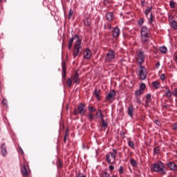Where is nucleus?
I'll return each mask as SVG.
<instances>
[{"label":"nucleus","mask_w":177,"mask_h":177,"mask_svg":"<svg viewBox=\"0 0 177 177\" xmlns=\"http://www.w3.org/2000/svg\"><path fill=\"white\" fill-rule=\"evenodd\" d=\"M21 154H24V151H23V149L21 148H19Z\"/></svg>","instance_id":"61"},{"label":"nucleus","mask_w":177,"mask_h":177,"mask_svg":"<svg viewBox=\"0 0 177 177\" xmlns=\"http://www.w3.org/2000/svg\"><path fill=\"white\" fill-rule=\"evenodd\" d=\"M144 3H145V0H141V4L142 6H143Z\"/></svg>","instance_id":"62"},{"label":"nucleus","mask_w":177,"mask_h":177,"mask_svg":"<svg viewBox=\"0 0 177 177\" xmlns=\"http://www.w3.org/2000/svg\"><path fill=\"white\" fill-rule=\"evenodd\" d=\"M73 13H74V11L73 10V9H71L69 10V13H68V19H71V17H73Z\"/></svg>","instance_id":"39"},{"label":"nucleus","mask_w":177,"mask_h":177,"mask_svg":"<svg viewBox=\"0 0 177 177\" xmlns=\"http://www.w3.org/2000/svg\"><path fill=\"white\" fill-rule=\"evenodd\" d=\"M84 57L87 60L92 57V52L90 49L87 48L84 51Z\"/></svg>","instance_id":"11"},{"label":"nucleus","mask_w":177,"mask_h":177,"mask_svg":"<svg viewBox=\"0 0 177 177\" xmlns=\"http://www.w3.org/2000/svg\"><path fill=\"white\" fill-rule=\"evenodd\" d=\"M152 9H153V7L151 6L147 8V10L145 12V15L147 16L150 13V12H151Z\"/></svg>","instance_id":"36"},{"label":"nucleus","mask_w":177,"mask_h":177,"mask_svg":"<svg viewBox=\"0 0 177 177\" xmlns=\"http://www.w3.org/2000/svg\"><path fill=\"white\" fill-rule=\"evenodd\" d=\"M164 168H165L164 163H162L161 161H159L157 163L151 165V171H153V172H160L161 175H165L167 172H165Z\"/></svg>","instance_id":"2"},{"label":"nucleus","mask_w":177,"mask_h":177,"mask_svg":"<svg viewBox=\"0 0 177 177\" xmlns=\"http://www.w3.org/2000/svg\"><path fill=\"white\" fill-rule=\"evenodd\" d=\"M153 154H160V147H156L153 149Z\"/></svg>","instance_id":"35"},{"label":"nucleus","mask_w":177,"mask_h":177,"mask_svg":"<svg viewBox=\"0 0 177 177\" xmlns=\"http://www.w3.org/2000/svg\"><path fill=\"white\" fill-rule=\"evenodd\" d=\"M160 79L162 81H165V74L162 73V75H160Z\"/></svg>","instance_id":"49"},{"label":"nucleus","mask_w":177,"mask_h":177,"mask_svg":"<svg viewBox=\"0 0 177 177\" xmlns=\"http://www.w3.org/2000/svg\"><path fill=\"white\" fill-rule=\"evenodd\" d=\"M136 60L140 66L143 64V62H145V53H143V51H139V53L137 54Z\"/></svg>","instance_id":"6"},{"label":"nucleus","mask_w":177,"mask_h":177,"mask_svg":"<svg viewBox=\"0 0 177 177\" xmlns=\"http://www.w3.org/2000/svg\"><path fill=\"white\" fill-rule=\"evenodd\" d=\"M102 128H107L109 127V123L107 122L104 121V119H102Z\"/></svg>","instance_id":"28"},{"label":"nucleus","mask_w":177,"mask_h":177,"mask_svg":"<svg viewBox=\"0 0 177 177\" xmlns=\"http://www.w3.org/2000/svg\"><path fill=\"white\" fill-rule=\"evenodd\" d=\"M115 96V91L111 90L106 96V100H108V102H111V100L114 99Z\"/></svg>","instance_id":"10"},{"label":"nucleus","mask_w":177,"mask_h":177,"mask_svg":"<svg viewBox=\"0 0 177 177\" xmlns=\"http://www.w3.org/2000/svg\"><path fill=\"white\" fill-rule=\"evenodd\" d=\"M140 89L143 92V91L146 89V84H145V83H142L140 86Z\"/></svg>","instance_id":"41"},{"label":"nucleus","mask_w":177,"mask_h":177,"mask_svg":"<svg viewBox=\"0 0 177 177\" xmlns=\"http://www.w3.org/2000/svg\"><path fill=\"white\" fill-rule=\"evenodd\" d=\"M88 110L89 111H92V113H95V111H96V109L93 106H88Z\"/></svg>","instance_id":"46"},{"label":"nucleus","mask_w":177,"mask_h":177,"mask_svg":"<svg viewBox=\"0 0 177 177\" xmlns=\"http://www.w3.org/2000/svg\"><path fill=\"white\" fill-rule=\"evenodd\" d=\"M142 93H143V91H142V89L137 90L135 92L136 96L139 97H140V95H142Z\"/></svg>","instance_id":"32"},{"label":"nucleus","mask_w":177,"mask_h":177,"mask_svg":"<svg viewBox=\"0 0 177 177\" xmlns=\"http://www.w3.org/2000/svg\"><path fill=\"white\" fill-rule=\"evenodd\" d=\"M1 154L3 157H6L8 156V151H6V145L5 143H3L1 145Z\"/></svg>","instance_id":"17"},{"label":"nucleus","mask_w":177,"mask_h":177,"mask_svg":"<svg viewBox=\"0 0 177 177\" xmlns=\"http://www.w3.org/2000/svg\"><path fill=\"white\" fill-rule=\"evenodd\" d=\"M74 39H75L76 41L75 42L73 49V57H77V56L80 55V49H81V44H82V39L80 38V35L76 34L73 37L70 39L68 43V49H71L73 44L74 42Z\"/></svg>","instance_id":"1"},{"label":"nucleus","mask_w":177,"mask_h":177,"mask_svg":"<svg viewBox=\"0 0 177 177\" xmlns=\"http://www.w3.org/2000/svg\"><path fill=\"white\" fill-rule=\"evenodd\" d=\"M169 5H170V8H171V9H175V2H174V1H171L169 2Z\"/></svg>","instance_id":"43"},{"label":"nucleus","mask_w":177,"mask_h":177,"mask_svg":"<svg viewBox=\"0 0 177 177\" xmlns=\"http://www.w3.org/2000/svg\"><path fill=\"white\" fill-rule=\"evenodd\" d=\"M112 151H113V154H115V156H117V154H118V151H117V149H113Z\"/></svg>","instance_id":"56"},{"label":"nucleus","mask_w":177,"mask_h":177,"mask_svg":"<svg viewBox=\"0 0 177 177\" xmlns=\"http://www.w3.org/2000/svg\"><path fill=\"white\" fill-rule=\"evenodd\" d=\"M130 164L132 167H136V165H138V162H136V160H135V159H131Z\"/></svg>","instance_id":"34"},{"label":"nucleus","mask_w":177,"mask_h":177,"mask_svg":"<svg viewBox=\"0 0 177 177\" xmlns=\"http://www.w3.org/2000/svg\"><path fill=\"white\" fill-rule=\"evenodd\" d=\"M102 177H111V176L107 171H104L102 174Z\"/></svg>","instance_id":"44"},{"label":"nucleus","mask_w":177,"mask_h":177,"mask_svg":"<svg viewBox=\"0 0 177 177\" xmlns=\"http://www.w3.org/2000/svg\"><path fill=\"white\" fill-rule=\"evenodd\" d=\"M160 83L158 81H155L152 82V86L154 87V89H158L160 88Z\"/></svg>","instance_id":"26"},{"label":"nucleus","mask_w":177,"mask_h":177,"mask_svg":"<svg viewBox=\"0 0 177 177\" xmlns=\"http://www.w3.org/2000/svg\"><path fill=\"white\" fill-rule=\"evenodd\" d=\"M172 91H171V90H169L168 88V87L166 88V92L165 93V96L167 98V99H170V97H172Z\"/></svg>","instance_id":"20"},{"label":"nucleus","mask_w":177,"mask_h":177,"mask_svg":"<svg viewBox=\"0 0 177 177\" xmlns=\"http://www.w3.org/2000/svg\"><path fill=\"white\" fill-rule=\"evenodd\" d=\"M138 23V26H140V27H141V26H143V23H145V20L143 19V18H140Z\"/></svg>","instance_id":"37"},{"label":"nucleus","mask_w":177,"mask_h":177,"mask_svg":"<svg viewBox=\"0 0 177 177\" xmlns=\"http://www.w3.org/2000/svg\"><path fill=\"white\" fill-rule=\"evenodd\" d=\"M76 177H86V175L84 174V173H79L77 174Z\"/></svg>","instance_id":"47"},{"label":"nucleus","mask_w":177,"mask_h":177,"mask_svg":"<svg viewBox=\"0 0 177 177\" xmlns=\"http://www.w3.org/2000/svg\"><path fill=\"white\" fill-rule=\"evenodd\" d=\"M141 35H150V29L147 26H142L141 28Z\"/></svg>","instance_id":"14"},{"label":"nucleus","mask_w":177,"mask_h":177,"mask_svg":"<svg viewBox=\"0 0 177 177\" xmlns=\"http://www.w3.org/2000/svg\"><path fill=\"white\" fill-rule=\"evenodd\" d=\"M138 77L142 81L147 78V71H146V68L142 65L138 68Z\"/></svg>","instance_id":"3"},{"label":"nucleus","mask_w":177,"mask_h":177,"mask_svg":"<svg viewBox=\"0 0 177 177\" xmlns=\"http://www.w3.org/2000/svg\"><path fill=\"white\" fill-rule=\"evenodd\" d=\"M104 5L105 6H109V0H104Z\"/></svg>","instance_id":"55"},{"label":"nucleus","mask_w":177,"mask_h":177,"mask_svg":"<svg viewBox=\"0 0 177 177\" xmlns=\"http://www.w3.org/2000/svg\"><path fill=\"white\" fill-rule=\"evenodd\" d=\"M91 23L92 22L91 21V17H89V15H86L85 16V19L84 20V26H86L87 27H89V26H91Z\"/></svg>","instance_id":"16"},{"label":"nucleus","mask_w":177,"mask_h":177,"mask_svg":"<svg viewBox=\"0 0 177 177\" xmlns=\"http://www.w3.org/2000/svg\"><path fill=\"white\" fill-rule=\"evenodd\" d=\"M173 129H174V131H177V124H176V123H174V124H173Z\"/></svg>","instance_id":"53"},{"label":"nucleus","mask_w":177,"mask_h":177,"mask_svg":"<svg viewBox=\"0 0 177 177\" xmlns=\"http://www.w3.org/2000/svg\"><path fill=\"white\" fill-rule=\"evenodd\" d=\"M106 17L108 21H113V19H114V14H113V12H107L106 14Z\"/></svg>","instance_id":"21"},{"label":"nucleus","mask_w":177,"mask_h":177,"mask_svg":"<svg viewBox=\"0 0 177 177\" xmlns=\"http://www.w3.org/2000/svg\"><path fill=\"white\" fill-rule=\"evenodd\" d=\"M77 109L80 115H85V113H86V106H85V104L80 103Z\"/></svg>","instance_id":"8"},{"label":"nucleus","mask_w":177,"mask_h":177,"mask_svg":"<svg viewBox=\"0 0 177 177\" xmlns=\"http://www.w3.org/2000/svg\"><path fill=\"white\" fill-rule=\"evenodd\" d=\"M66 84L68 88H71V86L73 85V80L71 78H68Z\"/></svg>","instance_id":"31"},{"label":"nucleus","mask_w":177,"mask_h":177,"mask_svg":"<svg viewBox=\"0 0 177 177\" xmlns=\"http://www.w3.org/2000/svg\"><path fill=\"white\" fill-rule=\"evenodd\" d=\"M169 21L170 23V27L174 30H177V22L176 21L174 20V16L170 15L169 17Z\"/></svg>","instance_id":"9"},{"label":"nucleus","mask_w":177,"mask_h":177,"mask_svg":"<svg viewBox=\"0 0 177 177\" xmlns=\"http://www.w3.org/2000/svg\"><path fill=\"white\" fill-rule=\"evenodd\" d=\"M141 41L144 44H147L150 41V35H141Z\"/></svg>","instance_id":"15"},{"label":"nucleus","mask_w":177,"mask_h":177,"mask_svg":"<svg viewBox=\"0 0 177 177\" xmlns=\"http://www.w3.org/2000/svg\"><path fill=\"white\" fill-rule=\"evenodd\" d=\"M62 77L63 78H66V62H62Z\"/></svg>","instance_id":"27"},{"label":"nucleus","mask_w":177,"mask_h":177,"mask_svg":"<svg viewBox=\"0 0 177 177\" xmlns=\"http://www.w3.org/2000/svg\"><path fill=\"white\" fill-rule=\"evenodd\" d=\"M69 133H70V130L68 129H66L65 130V134H64V143H66V142H67V139H68Z\"/></svg>","instance_id":"25"},{"label":"nucleus","mask_w":177,"mask_h":177,"mask_svg":"<svg viewBox=\"0 0 177 177\" xmlns=\"http://www.w3.org/2000/svg\"><path fill=\"white\" fill-rule=\"evenodd\" d=\"M167 167H168L171 171H177V165L174 162H167Z\"/></svg>","instance_id":"12"},{"label":"nucleus","mask_w":177,"mask_h":177,"mask_svg":"<svg viewBox=\"0 0 177 177\" xmlns=\"http://www.w3.org/2000/svg\"><path fill=\"white\" fill-rule=\"evenodd\" d=\"M173 93V96H174L175 97H177V88H175L174 89V91H172Z\"/></svg>","instance_id":"45"},{"label":"nucleus","mask_w":177,"mask_h":177,"mask_svg":"<svg viewBox=\"0 0 177 177\" xmlns=\"http://www.w3.org/2000/svg\"><path fill=\"white\" fill-rule=\"evenodd\" d=\"M27 167H28V163H27V160H26V159H24V165L21 171L22 175L26 177L28 176V170L27 169Z\"/></svg>","instance_id":"7"},{"label":"nucleus","mask_w":177,"mask_h":177,"mask_svg":"<svg viewBox=\"0 0 177 177\" xmlns=\"http://www.w3.org/2000/svg\"><path fill=\"white\" fill-rule=\"evenodd\" d=\"M124 174V167L120 166L119 168V175H122Z\"/></svg>","instance_id":"42"},{"label":"nucleus","mask_w":177,"mask_h":177,"mask_svg":"<svg viewBox=\"0 0 177 177\" xmlns=\"http://www.w3.org/2000/svg\"><path fill=\"white\" fill-rule=\"evenodd\" d=\"M120 28L118 27H115L112 30V35L113 38H118V37H120Z\"/></svg>","instance_id":"13"},{"label":"nucleus","mask_w":177,"mask_h":177,"mask_svg":"<svg viewBox=\"0 0 177 177\" xmlns=\"http://www.w3.org/2000/svg\"><path fill=\"white\" fill-rule=\"evenodd\" d=\"M153 20H154V16H153V13L151 12V15H150V18H149V23H150L151 24H152Z\"/></svg>","instance_id":"40"},{"label":"nucleus","mask_w":177,"mask_h":177,"mask_svg":"<svg viewBox=\"0 0 177 177\" xmlns=\"http://www.w3.org/2000/svg\"><path fill=\"white\" fill-rule=\"evenodd\" d=\"M174 60L177 63V54H174Z\"/></svg>","instance_id":"60"},{"label":"nucleus","mask_w":177,"mask_h":177,"mask_svg":"<svg viewBox=\"0 0 177 177\" xmlns=\"http://www.w3.org/2000/svg\"><path fill=\"white\" fill-rule=\"evenodd\" d=\"M108 27H109V30H111V25H109Z\"/></svg>","instance_id":"63"},{"label":"nucleus","mask_w":177,"mask_h":177,"mask_svg":"<svg viewBox=\"0 0 177 177\" xmlns=\"http://www.w3.org/2000/svg\"><path fill=\"white\" fill-rule=\"evenodd\" d=\"M96 117L97 118H101V120L104 119V115H103V113H102V109H100L98 111H97Z\"/></svg>","instance_id":"24"},{"label":"nucleus","mask_w":177,"mask_h":177,"mask_svg":"<svg viewBox=\"0 0 177 177\" xmlns=\"http://www.w3.org/2000/svg\"><path fill=\"white\" fill-rule=\"evenodd\" d=\"M128 146L131 147V149H135V144L133 141H131V139L128 140Z\"/></svg>","instance_id":"29"},{"label":"nucleus","mask_w":177,"mask_h":177,"mask_svg":"<svg viewBox=\"0 0 177 177\" xmlns=\"http://www.w3.org/2000/svg\"><path fill=\"white\" fill-rule=\"evenodd\" d=\"M155 124L158 125V127H161V122L158 120H155Z\"/></svg>","instance_id":"48"},{"label":"nucleus","mask_w":177,"mask_h":177,"mask_svg":"<svg viewBox=\"0 0 177 177\" xmlns=\"http://www.w3.org/2000/svg\"><path fill=\"white\" fill-rule=\"evenodd\" d=\"M136 103H138V104H140V103H142L140 101V97H136Z\"/></svg>","instance_id":"50"},{"label":"nucleus","mask_w":177,"mask_h":177,"mask_svg":"<svg viewBox=\"0 0 177 177\" xmlns=\"http://www.w3.org/2000/svg\"><path fill=\"white\" fill-rule=\"evenodd\" d=\"M72 80H73V82L75 84H80V75H78V73H75V75L72 77Z\"/></svg>","instance_id":"19"},{"label":"nucleus","mask_w":177,"mask_h":177,"mask_svg":"<svg viewBox=\"0 0 177 177\" xmlns=\"http://www.w3.org/2000/svg\"><path fill=\"white\" fill-rule=\"evenodd\" d=\"M120 136H122V138H125V132H124V131H120Z\"/></svg>","instance_id":"58"},{"label":"nucleus","mask_w":177,"mask_h":177,"mask_svg":"<svg viewBox=\"0 0 177 177\" xmlns=\"http://www.w3.org/2000/svg\"><path fill=\"white\" fill-rule=\"evenodd\" d=\"M116 156L113 152H109L106 155V161L108 164H114L115 162Z\"/></svg>","instance_id":"4"},{"label":"nucleus","mask_w":177,"mask_h":177,"mask_svg":"<svg viewBox=\"0 0 177 177\" xmlns=\"http://www.w3.org/2000/svg\"><path fill=\"white\" fill-rule=\"evenodd\" d=\"M93 118H95V115L92 113H89L88 115V120H90V122L93 121Z\"/></svg>","instance_id":"33"},{"label":"nucleus","mask_w":177,"mask_h":177,"mask_svg":"<svg viewBox=\"0 0 177 177\" xmlns=\"http://www.w3.org/2000/svg\"><path fill=\"white\" fill-rule=\"evenodd\" d=\"M2 103H3V104H4V106H7L8 100L6 99L3 98V101H2Z\"/></svg>","instance_id":"51"},{"label":"nucleus","mask_w":177,"mask_h":177,"mask_svg":"<svg viewBox=\"0 0 177 177\" xmlns=\"http://www.w3.org/2000/svg\"><path fill=\"white\" fill-rule=\"evenodd\" d=\"M115 57V53L113 50H109L105 57V62L110 63Z\"/></svg>","instance_id":"5"},{"label":"nucleus","mask_w":177,"mask_h":177,"mask_svg":"<svg viewBox=\"0 0 177 177\" xmlns=\"http://www.w3.org/2000/svg\"><path fill=\"white\" fill-rule=\"evenodd\" d=\"M109 168L110 171H114V166L113 165H109Z\"/></svg>","instance_id":"54"},{"label":"nucleus","mask_w":177,"mask_h":177,"mask_svg":"<svg viewBox=\"0 0 177 177\" xmlns=\"http://www.w3.org/2000/svg\"><path fill=\"white\" fill-rule=\"evenodd\" d=\"M163 107H165V109H169V107H171V106H170V105H168V104H165L163 105Z\"/></svg>","instance_id":"57"},{"label":"nucleus","mask_w":177,"mask_h":177,"mask_svg":"<svg viewBox=\"0 0 177 177\" xmlns=\"http://www.w3.org/2000/svg\"><path fill=\"white\" fill-rule=\"evenodd\" d=\"M158 67H160V62H157L156 64V68H158Z\"/></svg>","instance_id":"59"},{"label":"nucleus","mask_w":177,"mask_h":177,"mask_svg":"<svg viewBox=\"0 0 177 177\" xmlns=\"http://www.w3.org/2000/svg\"><path fill=\"white\" fill-rule=\"evenodd\" d=\"M93 95L96 97V99L100 100V90H97V88H95Z\"/></svg>","instance_id":"23"},{"label":"nucleus","mask_w":177,"mask_h":177,"mask_svg":"<svg viewBox=\"0 0 177 177\" xmlns=\"http://www.w3.org/2000/svg\"><path fill=\"white\" fill-rule=\"evenodd\" d=\"M73 113H74L75 115H78V114H80L78 109H74Z\"/></svg>","instance_id":"52"},{"label":"nucleus","mask_w":177,"mask_h":177,"mask_svg":"<svg viewBox=\"0 0 177 177\" xmlns=\"http://www.w3.org/2000/svg\"><path fill=\"white\" fill-rule=\"evenodd\" d=\"M57 168H63V162L60 159L58 160Z\"/></svg>","instance_id":"38"},{"label":"nucleus","mask_w":177,"mask_h":177,"mask_svg":"<svg viewBox=\"0 0 177 177\" xmlns=\"http://www.w3.org/2000/svg\"><path fill=\"white\" fill-rule=\"evenodd\" d=\"M112 177H117V176L113 175V176H112Z\"/></svg>","instance_id":"64"},{"label":"nucleus","mask_w":177,"mask_h":177,"mask_svg":"<svg viewBox=\"0 0 177 177\" xmlns=\"http://www.w3.org/2000/svg\"><path fill=\"white\" fill-rule=\"evenodd\" d=\"M160 52L161 53H167V52H168V49L165 46H161L160 48Z\"/></svg>","instance_id":"30"},{"label":"nucleus","mask_w":177,"mask_h":177,"mask_svg":"<svg viewBox=\"0 0 177 177\" xmlns=\"http://www.w3.org/2000/svg\"><path fill=\"white\" fill-rule=\"evenodd\" d=\"M133 105L130 104L127 109L128 115L132 118L133 117Z\"/></svg>","instance_id":"18"},{"label":"nucleus","mask_w":177,"mask_h":177,"mask_svg":"<svg viewBox=\"0 0 177 177\" xmlns=\"http://www.w3.org/2000/svg\"><path fill=\"white\" fill-rule=\"evenodd\" d=\"M151 102V95L147 94L146 95L145 106H149V104H150Z\"/></svg>","instance_id":"22"}]
</instances>
